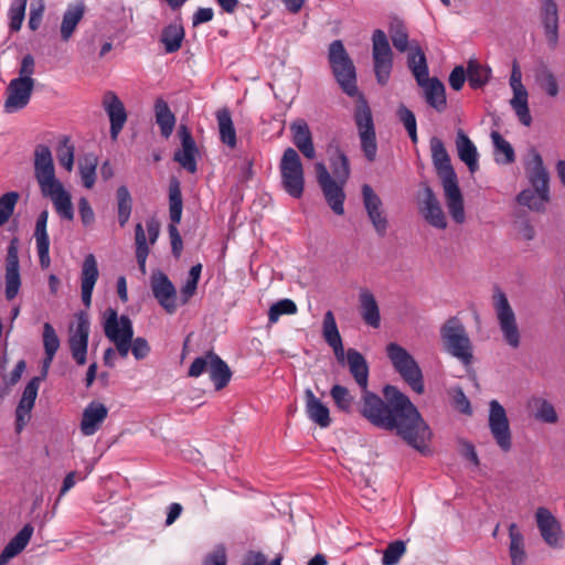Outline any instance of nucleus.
<instances>
[{"instance_id": "49", "label": "nucleus", "mask_w": 565, "mask_h": 565, "mask_svg": "<svg viewBox=\"0 0 565 565\" xmlns=\"http://www.w3.org/2000/svg\"><path fill=\"white\" fill-rule=\"evenodd\" d=\"M490 77V70L471 60L467 65V79L473 89L484 86Z\"/></svg>"}, {"instance_id": "39", "label": "nucleus", "mask_w": 565, "mask_h": 565, "mask_svg": "<svg viewBox=\"0 0 565 565\" xmlns=\"http://www.w3.org/2000/svg\"><path fill=\"white\" fill-rule=\"evenodd\" d=\"M456 148L459 159L465 162L471 173L479 169L478 151L469 137L459 129L457 131Z\"/></svg>"}, {"instance_id": "29", "label": "nucleus", "mask_w": 565, "mask_h": 565, "mask_svg": "<svg viewBox=\"0 0 565 565\" xmlns=\"http://www.w3.org/2000/svg\"><path fill=\"white\" fill-rule=\"evenodd\" d=\"M49 220V212L42 211L35 223L34 238L36 250L39 255L40 265L42 268H47L51 264L50 259V238L46 231Z\"/></svg>"}, {"instance_id": "54", "label": "nucleus", "mask_w": 565, "mask_h": 565, "mask_svg": "<svg viewBox=\"0 0 565 565\" xmlns=\"http://www.w3.org/2000/svg\"><path fill=\"white\" fill-rule=\"evenodd\" d=\"M74 146L70 143L67 137H64L57 147V159L60 164L68 172H71L74 167Z\"/></svg>"}, {"instance_id": "35", "label": "nucleus", "mask_w": 565, "mask_h": 565, "mask_svg": "<svg viewBox=\"0 0 565 565\" xmlns=\"http://www.w3.org/2000/svg\"><path fill=\"white\" fill-rule=\"evenodd\" d=\"M34 532L31 524H25L4 546L0 554V565H7L8 562L20 554L30 542Z\"/></svg>"}, {"instance_id": "16", "label": "nucleus", "mask_w": 565, "mask_h": 565, "mask_svg": "<svg viewBox=\"0 0 565 565\" xmlns=\"http://www.w3.org/2000/svg\"><path fill=\"white\" fill-rule=\"evenodd\" d=\"M535 523L544 543L551 548L558 550L563 547L564 532L561 522L556 516L544 507L535 511Z\"/></svg>"}, {"instance_id": "56", "label": "nucleus", "mask_w": 565, "mask_h": 565, "mask_svg": "<svg viewBox=\"0 0 565 565\" xmlns=\"http://www.w3.org/2000/svg\"><path fill=\"white\" fill-rule=\"evenodd\" d=\"M297 312L296 303L290 299H281L269 308L268 320L276 323L282 315H294Z\"/></svg>"}, {"instance_id": "21", "label": "nucleus", "mask_w": 565, "mask_h": 565, "mask_svg": "<svg viewBox=\"0 0 565 565\" xmlns=\"http://www.w3.org/2000/svg\"><path fill=\"white\" fill-rule=\"evenodd\" d=\"M151 289L167 312L173 313L177 310V290L166 274L158 271L152 275Z\"/></svg>"}, {"instance_id": "15", "label": "nucleus", "mask_w": 565, "mask_h": 565, "mask_svg": "<svg viewBox=\"0 0 565 565\" xmlns=\"http://www.w3.org/2000/svg\"><path fill=\"white\" fill-rule=\"evenodd\" d=\"M489 428L502 451H509L512 447L511 430L504 407L497 401L489 403Z\"/></svg>"}, {"instance_id": "26", "label": "nucleus", "mask_w": 565, "mask_h": 565, "mask_svg": "<svg viewBox=\"0 0 565 565\" xmlns=\"http://www.w3.org/2000/svg\"><path fill=\"white\" fill-rule=\"evenodd\" d=\"M108 415V408L99 402H90L83 411L79 425L84 436H92L100 428Z\"/></svg>"}, {"instance_id": "9", "label": "nucleus", "mask_w": 565, "mask_h": 565, "mask_svg": "<svg viewBox=\"0 0 565 565\" xmlns=\"http://www.w3.org/2000/svg\"><path fill=\"white\" fill-rule=\"evenodd\" d=\"M328 62L333 77L342 92L350 97L353 96V61L342 41L335 40L330 43Z\"/></svg>"}, {"instance_id": "44", "label": "nucleus", "mask_w": 565, "mask_h": 565, "mask_svg": "<svg viewBox=\"0 0 565 565\" xmlns=\"http://www.w3.org/2000/svg\"><path fill=\"white\" fill-rule=\"evenodd\" d=\"M216 119L222 142L230 148H234L236 146V131L230 110L226 108L217 110Z\"/></svg>"}, {"instance_id": "60", "label": "nucleus", "mask_w": 565, "mask_h": 565, "mask_svg": "<svg viewBox=\"0 0 565 565\" xmlns=\"http://www.w3.org/2000/svg\"><path fill=\"white\" fill-rule=\"evenodd\" d=\"M18 200L19 193L14 191L7 192L0 198V226H2L10 218Z\"/></svg>"}, {"instance_id": "64", "label": "nucleus", "mask_w": 565, "mask_h": 565, "mask_svg": "<svg viewBox=\"0 0 565 565\" xmlns=\"http://www.w3.org/2000/svg\"><path fill=\"white\" fill-rule=\"evenodd\" d=\"M203 565H227L226 550L223 545L215 546L204 558Z\"/></svg>"}, {"instance_id": "48", "label": "nucleus", "mask_w": 565, "mask_h": 565, "mask_svg": "<svg viewBox=\"0 0 565 565\" xmlns=\"http://www.w3.org/2000/svg\"><path fill=\"white\" fill-rule=\"evenodd\" d=\"M135 241H136V259L139 269L142 275L147 273L146 262L149 255L150 248L147 243V236L145 228L141 223H138L135 227Z\"/></svg>"}, {"instance_id": "30", "label": "nucleus", "mask_w": 565, "mask_h": 565, "mask_svg": "<svg viewBox=\"0 0 565 565\" xmlns=\"http://www.w3.org/2000/svg\"><path fill=\"white\" fill-rule=\"evenodd\" d=\"M305 401L308 418L320 428H328L331 425L330 411L328 406L323 404L310 388L305 391Z\"/></svg>"}, {"instance_id": "42", "label": "nucleus", "mask_w": 565, "mask_h": 565, "mask_svg": "<svg viewBox=\"0 0 565 565\" xmlns=\"http://www.w3.org/2000/svg\"><path fill=\"white\" fill-rule=\"evenodd\" d=\"M184 35L185 32L181 22H172L164 26L161 32L160 42L166 53L171 54L179 51L182 46Z\"/></svg>"}, {"instance_id": "50", "label": "nucleus", "mask_w": 565, "mask_h": 565, "mask_svg": "<svg viewBox=\"0 0 565 565\" xmlns=\"http://www.w3.org/2000/svg\"><path fill=\"white\" fill-rule=\"evenodd\" d=\"M118 222L124 227L131 214L132 200L128 189L121 185L117 189Z\"/></svg>"}, {"instance_id": "6", "label": "nucleus", "mask_w": 565, "mask_h": 565, "mask_svg": "<svg viewBox=\"0 0 565 565\" xmlns=\"http://www.w3.org/2000/svg\"><path fill=\"white\" fill-rule=\"evenodd\" d=\"M440 339L445 351L458 359L463 365L472 363V344L463 323L457 317H450L440 328Z\"/></svg>"}, {"instance_id": "57", "label": "nucleus", "mask_w": 565, "mask_h": 565, "mask_svg": "<svg viewBox=\"0 0 565 565\" xmlns=\"http://www.w3.org/2000/svg\"><path fill=\"white\" fill-rule=\"evenodd\" d=\"M406 552V545L403 541H394L387 545L383 552V565H396Z\"/></svg>"}, {"instance_id": "1", "label": "nucleus", "mask_w": 565, "mask_h": 565, "mask_svg": "<svg viewBox=\"0 0 565 565\" xmlns=\"http://www.w3.org/2000/svg\"><path fill=\"white\" fill-rule=\"evenodd\" d=\"M369 366L355 351V383L365 392L362 414L379 428L395 431L404 441L422 454L428 450L431 430L416 406L398 388L386 385L383 396L369 392Z\"/></svg>"}, {"instance_id": "12", "label": "nucleus", "mask_w": 565, "mask_h": 565, "mask_svg": "<svg viewBox=\"0 0 565 565\" xmlns=\"http://www.w3.org/2000/svg\"><path fill=\"white\" fill-rule=\"evenodd\" d=\"M210 364V379L216 390L225 387L232 376L228 365L214 352H207L202 356L196 358L189 369L190 377H199L203 374L204 365Z\"/></svg>"}, {"instance_id": "40", "label": "nucleus", "mask_w": 565, "mask_h": 565, "mask_svg": "<svg viewBox=\"0 0 565 565\" xmlns=\"http://www.w3.org/2000/svg\"><path fill=\"white\" fill-rule=\"evenodd\" d=\"M156 122L159 126L160 134L163 138L168 139L175 127L177 118L171 111L168 103L159 97L153 106Z\"/></svg>"}, {"instance_id": "27", "label": "nucleus", "mask_w": 565, "mask_h": 565, "mask_svg": "<svg viewBox=\"0 0 565 565\" xmlns=\"http://www.w3.org/2000/svg\"><path fill=\"white\" fill-rule=\"evenodd\" d=\"M359 315L362 321L372 329L381 327V312L374 295L369 289H361L359 294Z\"/></svg>"}, {"instance_id": "34", "label": "nucleus", "mask_w": 565, "mask_h": 565, "mask_svg": "<svg viewBox=\"0 0 565 565\" xmlns=\"http://www.w3.org/2000/svg\"><path fill=\"white\" fill-rule=\"evenodd\" d=\"M294 145L308 159L316 156L311 132L307 122L302 119L296 120L290 125Z\"/></svg>"}, {"instance_id": "10", "label": "nucleus", "mask_w": 565, "mask_h": 565, "mask_svg": "<svg viewBox=\"0 0 565 565\" xmlns=\"http://www.w3.org/2000/svg\"><path fill=\"white\" fill-rule=\"evenodd\" d=\"M372 61L376 83L387 85L393 71L394 53L386 33L381 29L374 30L372 34Z\"/></svg>"}, {"instance_id": "8", "label": "nucleus", "mask_w": 565, "mask_h": 565, "mask_svg": "<svg viewBox=\"0 0 565 565\" xmlns=\"http://www.w3.org/2000/svg\"><path fill=\"white\" fill-rule=\"evenodd\" d=\"M386 353L395 371L417 394L425 391L422 370L412 354L397 343H388Z\"/></svg>"}, {"instance_id": "28", "label": "nucleus", "mask_w": 565, "mask_h": 565, "mask_svg": "<svg viewBox=\"0 0 565 565\" xmlns=\"http://www.w3.org/2000/svg\"><path fill=\"white\" fill-rule=\"evenodd\" d=\"M98 276L97 260L93 254H88L84 258L81 273L82 301L86 307L92 303V295Z\"/></svg>"}, {"instance_id": "37", "label": "nucleus", "mask_w": 565, "mask_h": 565, "mask_svg": "<svg viewBox=\"0 0 565 565\" xmlns=\"http://www.w3.org/2000/svg\"><path fill=\"white\" fill-rule=\"evenodd\" d=\"M542 20L547 42L554 49L558 42V15L554 0H543Z\"/></svg>"}, {"instance_id": "62", "label": "nucleus", "mask_w": 565, "mask_h": 565, "mask_svg": "<svg viewBox=\"0 0 565 565\" xmlns=\"http://www.w3.org/2000/svg\"><path fill=\"white\" fill-rule=\"evenodd\" d=\"M35 68V62L32 55L26 54L23 56L21 61V65L19 68V76L15 77V79H23L25 82H30L32 84L35 83L34 78L32 77Z\"/></svg>"}, {"instance_id": "23", "label": "nucleus", "mask_w": 565, "mask_h": 565, "mask_svg": "<svg viewBox=\"0 0 565 565\" xmlns=\"http://www.w3.org/2000/svg\"><path fill=\"white\" fill-rule=\"evenodd\" d=\"M179 136L181 139V149L174 153V160L186 171L190 173H194L196 171V156H198V147L195 141L186 128V126H181L179 128Z\"/></svg>"}, {"instance_id": "46", "label": "nucleus", "mask_w": 565, "mask_h": 565, "mask_svg": "<svg viewBox=\"0 0 565 565\" xmlns=\"http://www.w3.org/2000/svg\"><path fill=\"white\" fill-rule=\"evenodd\" d=\"M511 107L515 111L519 120L526 127L532 122V117L527 104V92L525 88L513 90V97L510 100Z\"/></svg>"}, {"instance_id": "43", "label": "nucleus", "mask_w": 565, "mask_h": 565, "mask_svg": "<svg viewBox=\"0 0 565 565\" xmlns=\"http://www.w3.org/2000/svg\"><path fill=\"white\" fill-rule=\"evenodd\" d=\"M388 34L392 40L393 46L401 53L408 51V55L412 53V50L419 45L415 42L414 44H409L408 32L405 24L398 20L394 19L390 23Z\"/></svg>"}, {"instance_id": "58", "label": "nucleus", "mask_w": 565, "mask_h": 565, "mask_svg": "<svg viewBox=\"0 0 565 565\" xmlns=\"http://www.w3.org/2000/svg\"><path fill=\"white\" fill-rule=\"evenodd\" d=\"M331 169L334 175L333 179L337 178L338 180L347 181L350 173L349 161L339 150H335L334 154L331 157Z\"/></svg>"}, {"instance_id": "20", "label": "nucleus", "mask_w": 565, "mask_h": 565, "mask_svg": "<svg viewBox=\"0 0 565 565\" xmlns=\"http://www.w3.org/2000/svg\"><path fill=\"white\" fill-rule=\"evenodd\" d=\"M88 337V317L85 313H79L76 318V326L71 328L70 335V348L72 356L79 365H84L86 363Z\"/></svg>"}, {"instance_id": "32", "label": "nucleus", "mask_w": 565, "mask_h": 565, "mask_svg": "<svg viewBox=\"0 0 565 565\" xmlns=\"http://www.w3.org/2000/svg\"><path fill=\"white\" fill-rule=\"evenodd\" d=\"M41 377H33L24 387L22 397L17 408V429L20 431L24 425L25 417L29 416V413L34 406V402L38 396V391L41 383Z\"/></svg>"}, {"instance_id": "19", "label": "nucleus", "mask_w": 565, "mask_h": 565, "mask_svg": "<svg viewBox=\"0 0 565 565\" xmlns=\"http://www.w3.org/2000/svg\"><path fill=\"white\" fill-rule=\"evenodd\" d=\"M34 84L23 79H11L6 94L7 98L3 104L6 114H14L28 106L30 103Z\"/></svg>"}, {"instance_id": "17", "label": "nucleus", "mask_w": 565, "mask_h": 565, "mask_svg": "<svg viewBox=\"0 0 565 565\" xmlns=\"http://www.w3.org/2000/svg\"><path fill=\"white\" fill-rule=\"evenodd\" d=\"M361 193L364 210L366 211L367 217L376 234L381 237L385 236L388 227V220L381 198L369 184L362 185Z\"/></svg>"}, {"instance_id": "38", "label": "nucleus", "mask_w": 565, "mask_h": 565, "mask_svg": "<svg viewBox=\"0 0 565 565\" xmlns=\"http://www.w3.org/2000/svg\"><path fill=\"white\" fill-rule=\"evenodd\" d=\"M509 531V555L511 565H526L527 554L525 551V542L523 533L516 523H511Z\"/></svg>"}, {"instance_id": "2", "label": "nucleus", "mask_w": 565, "mask_h": 565, "mask_svg": "<svg viewBox=\"0 0 565 565\" xmlns=\"http://www.w3.org/2000/svg\"><path fill=\"white\" fill-rule=\"evenodd\" d=\"M429 145L434 168L441 180L448 212L457 224H462L466 220L463 198L450 157L438 137H431Z\"/></svg>"}, {"instance_id": "5", "label": "nucleus", "mask_w": 565, "mask_h": 565, "mask_svg": "<svg viewBox=\"0 0 565 565\" xmlns=\"http://www.w3.org/2000/svg\"><path fill=\"white\" fill-rule=\"evenodd\" d=\"M355 126L358 128L360 149L367 162L377 158V140L372 110L363 94L355 88Z\"/></svg>"}, {"instance_id": "47", "label": "nucleus", "mask_w": 565, "mask_h": 565, "mask_svg": "<svg viewBox=\"0 0 565 565\" xmlns=\"http://www.w3.org/2000/svg\"><path fill=\"white\" fill-rule=\"evenodd\" d=\"M97 164L98 160L94 153L85 154L78 163L82 182L86 189H92L95 184Z\"/></svg>"}, {"instance_id": "53", "label": "nucleus", "mask_w": 565, "mask_h": 565, "mask_svg": "<svg viewBox=\"0 0 565 565\" xmlns=\"http://www.w3.org/2000/svg\"><path fill=\"white\" fill-rule=\"evenodd\" d=\"M536 81L547 95L555 97L558 94V85L554 74L544 65L536 71Z\"/></svg>"}, {"instance_id": "31", "label": "nucleus", "mask_w": 565, "mask_h": 565, "mask_svg": "<svg viewBox=\"0 0 565 565\" xmlns=\"http://www.w3.org/2000/svg\"><path fill=\"white\" fill-rule=\"evenodd\" d=\"M530 160L525 163V173L532 188L550 189V175L543 164L541 154L532 149Z\"/></svg>"}, {"instance_id": "22", "label": "nucleus", "mask_w": 565, "mask_h": 565, "mask_svg": "<svg viewBox=\"0 0 565 565\" xmlns=\"http://www.w3.org/2000/svg\"><path fill=\"white\" fill-rule=\"evenodd\" d=\"M102 104L109 117L110 137L113 140H116L127 121V113L125 106L118 96L111 90H108L104 94Z\"/></svg>"}, {"instance_id": "18", "label": "nucleus", "mask_w": 565, "mask_h": 565, "mask_svg": "<svg viewBox=\"0 0 565 565\" xmlns=\"http://www.w3.org/2000/svg\"><path fill=\"white\" fill-rule=\"evenodd\" d=\"M34 177L40 190L58 182L55 175L54 161L50 148L45 145H38L34 149Z\"/></svg>"}, {"instance_id": "41", "label": "nucleus", "mask_w": 565, "mask_h": 565, "mask_svg": "<svg viewBox=\"0 0 565 565\" xmlns=\"http://www.w3.org/2000/svg\"><path fill=\"white\" fill-rule=\"evenodd\" d=\"M527 408L532 411L534 418L542 423L556 424L558 420L554 405L544 397L532 396L527 401Z\"/></svg>"}, {"instance_id": "36", "label": "nucleus", "mask_w": 565, "mask_h": 565, "mask_svg": "<svg viewBox=\"0 0 565 565\" xmlns=\"http://www.w3.org/2000/svg\"><path fill=\"white\" fill-rule=\"evenodd\" d=\"M516 202L530 211L543 213L550 202V189H524L516 195Z\"/></svg>"}, {"instance_id": "59", "label": "nucleus", "mask_w": 565, "mask_h": 565, "mask_svg": "<svg viewBox=\"0 0 565 565\" xmlns=\"http://www.w3.org/2000/svg\"><path fill=\"white\" fill-rule=\"evenodd\" d=\"M323 337L330 347L340 344L341 337L337 328L334 316L327 311L323 318Z\"/></svg>"}, {"instance_id": "51", "label": "nucleus", "mask_w": 565, "mask_h": 565, "mask_svg": "<svg viewBox=\"0 0 565 565\" xmlns=\"http://www.w3.org/2000/svg\"><path fill=\"white\" fill-rule=\"evenodd\" d=\"M182 195L179 183H172L169 189V214L172 224H178L182 216Z\"/></svg>"}, {"instance_id": "55", "label": "nucleus", "mask_w": 565, "mask_h": 565, "mask_svg": "<svg viewBox=\"0 0 565 565\" xmlns=\"http://www.w3.org/2000/svg\"><path fill=\"white\" fill-rule=\"evenodd\" d=\"M330 394L339 409L348 413L351 411L353 398L349 388L335 384L331 387Z\"/></svg>"}, {"instance_id": "52", "label": "nucleus", "mask_w": 565, "mask_h": 565, "mask_svg": "<svg viewBox=\"0 0 565 565\" xmlns=\"http://www.w3.org/2000/svg\"><path fill=\"white\" fill-rule=\"evenodd\" d=\"M28 0H13L9 8V28L11 32H18L23 23L25 17Z\"/></svg>"}, {"instance_id": "24", "label": "nucleus", "mask_w": 565, "mask_h": 565, "mask_svg": "<svg viewBox=\"0 0 565 565\" xmlns=\"http://www.w3.org/2000/svg\"><path fill=\"white\" fill-rule=\"evenodd\" d=\"M41 193L44 196L50 198L56 213L62 218L67 221H72L74 218L72 196L70 192L65 190L61 181L44 188V190H41Z\"/></svg>"}, {"instance_id": "45", "label": "nucleus", "mask_w": 565, "mask_h": 565, "mask_svg": "<svg viewBox=\"0 0 565 565\" xmlns=\"http://www.w3.org/2000/svg\"><path fill=\"white\" fill-rule=\"evenodd\" d=\"M494 147V157L498 163L510 164L515 161L514 149L498 131L491 132Z\"/></svg>"}, {"instance_id": "33", "label": "nucleus", "mask_w": 565, "mask_h": 565, "mask_svg": "<svg viewBox=\"0 0 565 565\" xmlns=\"http://www.w3.org/2000/svg\"><path fill=\"white\" fill-rule=\"evenodd\" d=\"M84 13L85 4L81 0L67 6L65 12L63 13L60 28L61 38L63 41L66 42L73 36L78 23L84 18Z\"/></svg>"}, {"instance_id": "25", "label": "nucleus", "mask_w": 565, "mask_h": 565, "mask_svg": "<svg viewBox=\"0 0 565 565\" xmlns=\"http://www.w3.org/2000/svg\"><path fill=\"white\" fill-rule=\"evenodd\" d=\"M6 298L12 300L19 294L21 287L18 248L12 242L8 248L6 259Z\"/></svg>"}, {"instance_id": "13", "label": "nucleus", "mask_w": 565, "mask_h": 565, "mask_svg": "<svg viewBox=\"0 0 565 565\" xmlns=\"http://www.w3.org/2000/svg\"><path fill=\"white\" fill-rule=\"evenodd\" d=\"M315 169L318 184L322 190L328 205L335 214L342 215L344 213L343 203L345 199L343 186L347 181H341L337 178L333 179L322 162H317Z\"/></svg>"}, {"instance_id": "3", "label": "nucleus", "mask_w": 565, "mask_h": 565, "mask_svg": "<svg viewBox=\"0 0 565 565\" xmlns=\"http://www.w3.org/2000/svg\"><path fill=\"white\" fill-rule=\"evenodd\" d=\"M104 332L124 359L128 356L129 351L136 360H143L150 353V345L145 338L134 339V327L129 317L125 315L118 317L113 308L105 311Z\"/></svg>"}, {"instance_id": "14", "label": "nucleus", "mask_w": 565, "mask_h": 565, "mask_svg": "<svg viewBox=\"0 0 565 565\" xmlns=\"http://www.w3.org/2000/svg\"><path fill=\"white\" fill-rule=\"evenodd\" d=\"M416 201L419 214L430 226L438 230L447 227V217L441 204L427 183H422V190L417 193Z\"/></svg>"}, {"instance_id": "7", "label": "nucleus", "mask_w": 565, "mask_h": 565, "mask_svg": "<svg viewBox=\"0 0 565 565\" xmlns=\"http://www.w3.org/2000/svg\"><path fill=\"white\" fill-rule=\"evenodd\" d=\"M492 307L499 330L502 334V340L511 349H519L521 345V331L518 324L516 315L505 292L499 287H495L493 290Z\"/></svg>"}, {"instance_id": "11", "label": "nucleus", "mask_w": 565, "mask_h": 565, "mask_svg": "<svg viewBox=\"0 0 565 565\" xmlns=\"http://www.w3.org/2000/svg\"><path fill=\"white\" fill-rule=\"evenodd\" d=\"M279 170L285 191L292 198H300L303 193L305 175L300 157L294 148L284 151Z\"/></svg>"}, {"instance_id": "4", "label": "nucleus", "mask_w": 565, "mask_h": 565, "mask_svg": "<svg viewBox=\"0 0 565 565\" xmlns=\"http://www.w3.org/2000/svg\"><path fill=\"white\" fill-rule=\"evenodd\" d=\"M407 65L418 86L424 89L426 103L441 113L447 107L445 85L437 77H428L426 56L420 47L416 46L407 55Z\"/></svg>"}, {"instance_id": "63", "label": "nucleus", "mask_w": 565, "mask_h": 565, "mask_svg": "<svg viewBox=\"0 0 565 565\" xmlns=\"http://www.w3.org/2000/svg\"><path fill=\"white\" fill-rule=\"evenodd\" d=\"M242 565H281V557H276L267 564V558L263 553L249 551L244 556Z\"/></svg>"}, {"instance_id": "61", "label": "nucleus", "mask_w": 565, "mask_h": 565, "mask_svg": "<svg viewBox=\"0 0 565 565\" xmlns=\"http://www.w3.org/2000/svg\"><path fill=\"white\" fill-rule=\"evenodd\" d=\"M43 347L45 355L55 354L60 348V339L51 323L43 326Z\"/></svg>"}]
</instances>
